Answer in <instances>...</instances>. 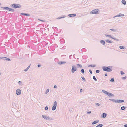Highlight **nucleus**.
Instances as JSON below:
<instances>
[{"instance_id":"47","label":"nucleus","mask_w":127,"mask_h":127,"mask_svg":"<svg viewBox=\"0 0 127 127\" xmlns=\"http://www.w3.org/2000/svg\"><path fill=\"white\" fill-rule=\"evenodd\" d=\"M11 11L12 12H13L14 11V9H11Z\"/></svg>"},{"instance_id":"4","label":"nucleus","mask_w":127,"mask_h":127,"mask_svg":"<svg viewBox=\"0 0 127 127\" xmlns=\"http://www.w3.org/2000/svg\"><path fill=\"white\" fill-rule=\"evenodd\" d=\"M42 117L46 120H48L50 121L53 120V119L51 117H49L48 116L46 115H42Z\"/></svg>"},{"instance_id":"36","label":"nucleus","mask_w":127,"mask_h":127,"mask_svg":"<svg viewBox=\"0 0 127 127\" xmlns=\"http://www.w3.org/2000/svg\"><path fill=\"white\" fill-rule=\"evenodd\" d=\"M45 110H47L48 109V107L47 106H46L45 107Z\"/></svg>"},{"instance_id":"6","label":"nucleus","mask_w":127,"mask_h":127,"mask_svg":"<svg viewBox=\"0 0 127 127\" xmlns=\"http://www.w3.org/2000/svg\"><path fill=\"white\" fill-rule=\"evenodd\" d=\"M99 11V10L97 9H95L91 11L90 12L91 13L95 14H98V11Z\"/></svg>"},{"instance_id":"31","label":"nucleus","mask_w":127,"mask_h":127,"mask_svg":"<svg viewBox=\"0 0 127 127\" xmlns=\"http://www.w3.org/2000/svg\"><path fill=\"white\" fill-rule=\"evenodd\" d=\"M109 100H110L111 101H112L115 102H116V100H115V99H109Z\"/></svg>"},{"instance_id":"3","label":"nucleus","mask_w":127,"mask_h":127,"mask_svg":"<svg viewBox=\"0 0 127 127\" xmlns=\"http://www.w3.org/2000/svg\"><path fill=\"white\" fill-rule=\"evenodd\" d=\"M102 92L103 93H104L106 95H107L109 97H114V95L113 94H112L111 93H109L107 91H106L103 90H102Z\"/></svg>"},{"instance_id":"23","label":"nucleus","mask_w":127,"mask_h":127,"mask_svg":"<svg viewBox=\"0 0 127 127\" xmlns=\"http://www.w3.org/2000/svg\"><path fill=\"white\" fill-rule=\"evenodd\" d=\"M77 66L78 67H80V68H81L82 67V65L80 64H77Z\"/></svg>"},{"instance_id":"44","label":"nucleus","mask_w":127,"mask_h":127,"mask_svg":"<svg viewBox=\"0 0 127 127\" xmlns=\"http://www.w3.org/2000/svg\"><path fill=\"white\" fill-rule=\"evenodd\" d=\"M72 55H70V56H69V58L70 59H71V58H72Z\"/></svg>"},{"instance_id":"56","label":"nucleus","mask_w":127,"mask_h":127,"mask_svg":"<svg viewBox=\"0 0 127 127\" xmlns=\"http://www.w3.org/2000/svg\"><path fill=\"white\" fill-rule=\"evenodd\" d=\"M40 21H42V22H44V21H43V20H40L39 19H38Z\"/></svg>"},{"instance_id":"54","label":"nucleus","mask_w":127,"mask_h":127,"mask_svg":"<svg viewBox=\"0 0 127 127\" xmlns=\"http://www.w3.org/2000/svg\"><path fill=\"white\" fill-rule=\"evenodd\" d=\"M115 40L117 41H119V39H118L116 38V39H115Z\"/></svg>"},{"instance_id":"34","label":"nucleus","mask_w":127,"mask_h":127,"mask_svg":"<svg viewBox=\"0 0 127 127\" xmlns=\"http://www.w3.org/2000/svg\"><path fill=\"white\" fill-rule=\"evenodd\" d=\"M93 78L95 81H97V79H96L95 77V76H94L93 77Z\"/></svg>"},{"instance_id":"7","label":"nucleus","mask_w":127,"mask_h":127,"mask_svg":"<svg viewBox=\"0 0 127 127\" xmlns=\"http://www.w3.org/2000/svg\"><path fill=\"white\" fill-rule=\"evenodd\" d=\"M54 105L52 106V109L53 111L55 110L56 108L57 103L56 101H55L54 103Z\"/></svg>"},{"instance_id":"50","label":"nucleus","mask_w":127,"mask_h":127,"mask_svg":"<svg viewBox=\"0 0 127 127\" xmlns=\"http://www.w3.org/2000/svg\"><path fill=\"white\" fill-rule=\"evenodd\" d=\"M11 9L12 8H9V9H8V10H9V11H11Z\"/></svg>"},{"instance_id":"37","label":"nucleus","mask_w":127,"mask_h":127,"mask_svg":"<svg viewBox=\"0 0 127 127\" xmlns=\"http://www.w3.org/2000/svg\"><path fill=\"white\" fill-rule=\"evenodd\" d=\"M81 78L84 81H86V80L84 77H81Z\"/></svg>"},{"instance_id":"59","label":"nucleus","mask_w":127,"mask_h":127,"mask_svg":"<svg viewBox=\"0 0 127 127\" xmlns=\"http://www.w3.org/2000/svg\"><path fill=\"white\" fill-rule=\"evenodd\" d=\"M74 55H73V57L74 56Z\"/></svg>"},{"instance_id":"41","label":"nucleus","mask_w":127,"mask_h":127,"mask_svg":"<svg viewBox=\"0 0 127 127\" xmlns=\"http://www.w3.org/2000/svg\"><path fill=\"white\" fill-rule=\"evenodd\" d=\"M126 78H127V77L126 76H125L124 77H122V79L123 80H125V79H126Z\"/></svg>"},{"instance_id":"35","label":"nucleus","mask_w":127,"mask_h":127,"mask_svg":"<svg viewBox=\"0 0 127 127\" xmlns=\"http://www.w3.org/2000/svg\"><path fill=\"white\" fill-rule=\"evenodd\" d=\"M95 72L96 73H99L100 72V70H96Z\"/></svg>"},{"instance_id":"33","label":"nucleus","mask_w":127,"mask_h":127,"mask_svg":"<svg viewBox=\"0 0 127 127\" xmlns=\"http://www.w3.org/2000/svg\"><path fill=\"white\" fill-rule=\"evenodd\" d=\"M4 60H7L8 61H10L11 60L9 58L5 59Z\"/></svg>"},{"instance_id":"13","label":"nucleus","mask_w":127,"mask_h":127,"mask_svg":"<svg viewBox=\"0 0 127 127\" xmlns=\"http://www.w3.org/2000/svg\"><path fill=\"white\" fill-rule=\"evenodd\" d=\"M21 14L23 15L24 16H30V15L28 13H21Z\"/></svg>"},{"instance_id":"45","label":"nucleus","mask_w":127,"mask_h":127,"mask_svg":"<svg viewBox=\"0 0 127 127\" xmlns=\"http://www.w3.org/2000/svg\"><path fill=\"white\" fill-rule=\"evenodd\" d=\"M111 38L113 39H114V40H115V39H116V38H115V37H112L111 36Z\"/></svg>"},{"instance_id":"38","label":"nucleus","mask_w":127,"mask_h":127,"mask_svg":"<svg viewBox=\"0 0 127 127\" xmlns=\"http://www.w3.org/2000/svg\"><path fill=\"white\" fill-rule=\"evenodd\" d=\"M99 103H96L95 104V105L97 106H99Z\"/></svg>"},{"instance_id":"16","label":"nucleus","mask_w":127,"mask_h":127,"mask_svg":"<svg viewBox=\"0 0 127 127\" xmlns=\"http://www.w3.org/2000/svg\"><path fill=\"white\" fill-rule=\"evenodd\" d=\"M100 42L103 45H104L105 44V41L104 40H101L100 41Z\"/></svg>"},{"instance_id":"28","label":"nucleus","mask_w":127,"mask_h":127,"mask_svg":"<svg viewBox=\"0 0 127 127\" xmlns=\"http://www.w3.org/2000/svg\"><path fill=\"white\" fill-rule=\"evenodd\" d=\"M49 89H47L45 92V94H47L48 93L49 91Z\"/></svg>"},{"instance_id":"9","label":"nucleus","mask_w":127,"mask_h":127,"mask_svg":"<svg viewBox=\"0 0 127 127\" xmlns=\"http://www.w3.org/2000/svg\"><path fill=\"white\" fill-rule=\"evenodd\" d=\"M124 101L122 99H117L116 100V103H121L123 102Z\"/></svg>"},{"instance_id":"10","label":"nucleus","mask_w":127,"mask_h":127,"mask_svg":"<svg viewBox=\"0 0 127 127\" xmlns=\"http://www.w3.org/2000/svg\"><path fill=\"white\" fill-rule=\"evenodd\" d=\"M76 16V14H69L68 15V16L69 17H74Z\"/></svg>"},{"instance_id":"24","label":"nucleus","mask_w":127,"mask_h":127,"mask_svg":"<svg viewBox=\"0 0 127 127\" xmlns=\"http://www.w3.org/2000/svg\"><path fill=\"white\" fill-rule=\"evenodd\" d=\"M102 126L103 125L102 124H100L97 125L96 127H102Z\"/></svg>"},{"instance_id":"14","label":"nucleus","mask_w":127,"mask_h":127,"mask_svg":"<svg viewBox=\"0 0 127 127\" xmlns=\"http://www.w3.org/2000/svg\"><path fill=\"white\" fill-rule=\"evenodd\" d=\"M105 41L108 43H112L113 42V41H112L110 40L109 39L106 40Z\"/></svg>"},{"instance_id":"55","label":"nucleus","mask_w":127,"mask_h":127,"mask_svg":"<svg viewBox=\"0 0 127 127\" xmlns=\"http://www.w3.org/2000/svg\"><path fill=\"white\" fill-rule=\"evenodd\" d=\"M107 73H105V74L104 75V76H107Z\"/></svg>"},{"instance_id":"58","label":"nucleus","mask_w":127,"mask_h":127,"mask_svg":"<svg viewBox=\"0 0 127 127\" xmlns=\"http://www.w3.org/2000/svg\"><path fill=\"white\" fill-rule=\"evenodd\" d=\"M55 28L56 29H57V27H55Z\"/></svg>"},{"instance_id":"53","label":"nucleus","mask_w":127,"mask_h":127,"mask_svg":"<svg viewBox=\"0 0 127 127\" xmlns=\"http://www.w3.org/2000/svg\"><path fill=\"white\" fill-rule=\"evenodd\" d=\"M54 88H57V86L56 85H54Z\"/></svg>"},{"instance_id":"43","label":"nucleus","mask_w":127,"mask_h":127,"mask_svg":"<svg viewBox=\"0 0 127 127\" xmlns=\"http://www.w3.org/2000/svg\"><path fill=\"white\" fill-rule=\"evenodd\" d=\"M89 71L90 72V73L91 74H92V70H91L89 69Z\"/></svg>"},{"instance_id":"27","label":"nucleus","mask_w":127,"mask_h":127,"mask_svg":"<svg viewBox=\"0 0 127 127\" xmlns=\"http://www.w3.org/2000/svg\"><path fill=\"white\" fill-rule=\"evenodd\" d=\"M95 66H96V65H93L91 64V65H89L88 66V67H94Z\"/></svg>"},{"instance_id":"51","label":"nucleus","mask_w":127,"mask_h":127,"mask_svg":"<svg viewBox=\"0 0 127 127\" xmlns=\"http://www.w3.org/2000/svg\"><path fill=\"white\" fill-rule=\"evenodd\" d=\"M124 126L125 127H127V124L124 125Z\"/></svg>"},{"instance_id":"1","label":"nucleus","mask_w":127,"mask_h":127,"mask_svg":"<svg viewBox=\"0 0 127 127\" xmlns=\"http://www.w3.org/2000/svg\"><path fill=\"white\" fill-rule=\"evenodd\" d=\"M112 66H103L102 67L103 70L104 71L110 72L112 71Z\"/></svg>"},{"instance_id":"8","label":"nucleus","mask_w":127,"mask_h":127,"mask_svg":"<svg viewBox=\"0 0 127 127\" xmlns=\"http://www.w3.org/2000/svg\"><path fill=\"white\" fill-rule=\"evenodd\" d=\"M21 90L20 89H18L16 91V94L18 95H21Z\"/></svg>"},{"instance_id":"25","label":"nucleus","mask_w":127,"mask_h":127,"mask_svg":"<svg viewBox=\"0 0 127 127\" xmlns=\"http://www.w3.org/2000/svg\"><path fill=\"white\" fill-rule=\"evenodd\" d=\"M105 36H106V37H110V38H111V36L110 35L105 34Z\"/></svg>"},{"instance_id":"11","label":"nucleus","mask_w":127,"mask_h":127,"mask_svg":"<svg viewBox=\"0 0 127 127\" xmlns=\"http://www.w3.org/2000/svg\"><path fill=\"white\" fill-rule=\"evenodd\" d=\"M124 16V15L123 14L121 13H120L119 14L117 15L116 16H115L114 17H121L123 16Z\"/></svg>"},{"instance_id":"19","label":"nucleus","mask_w":127,"mask_h":127,"mask_svg":"<svg viewBox=\"0 0 127 127\" xmlns=\"http://www.w3.org/2000/svg\"><path fill=\"white\" fill-rule=\"evenodd\" d=\"M1 8H3L4 9H5L7 10H8L9 7H1Z\"/></svg>"},{"instance_id":"29","label":"nucleus","mask_w":127,"mask_h":127,"mask_svg":"<svg viewBox=\"0 0 127 127\" xmlns=\"http://www.w3.org/2000/svg\"><path fill=\"white\" fill-rule=\"evenodd\" d=\"M119 48L121 49H124L125 48L124 46H119Z\"/></svg>"},{"instance_id":"49","label":"nucleus","mask_w":127,"mask_h":127,"mask_svg":"<svg viewBox=\"0 0 127 127\" xmlns=\"http://www.w3.org/2000/svg\"><path fill=\"white\" fill-rule=\"evenodd\" d=\"M72 109L70 108L69 109V111H70V112L72 111Z\"/></svg>"},{"instance_id":"39","label":"nucleus","mask_w":127,"mask_h":127,"mask_svg":"<svg viewBox=\"0 0 127 127\" xmlns=\"http://www.w3.org/2000/svg\"><path fill=\"white\" fill-rule=\"evenodd\" d=\"M18 83L20 85H21L22 84V82L21 81H19L18 82Z\"/></svg>"},{"instance_id":"2","label":"nucleus","mask_w":127,"mask_h":127,"mask_svg":"<svg viewBox=\"0 0 127 127\" xmlns=\"http://www.w3.org/2000/svg\"><path fill=\"white\" fill-rule=\"evenodd\" d=\"M11 7L14 8H20L21 7V5L19 4H17L15 3H14L11 5Z\"/></svg>"},{"instance_id":"42","label":"nucleus","mask_w":127,"mask_h":127,"mask_svg":"<svg viewBox=\"0 0 127 127\" xmlns=\"http://www.w3.org/2000/svg\"><path fill=\"white\" fill-rule=\"evenodd\" d=\"M6 57H0V59H3V58H6Z\"/></svg>"},{"instance_id":"12","label":"nucleus","mask_w":127,"mask_h":127,"mask_svg":"<svg viewBox=\"0 0 127 127\" xmlns=\"http://www.w3.org/2000/svg\"><path fill=\"white\" fill-rule=\"evenodd\" d=\"M99 122V120L95 121L92 123V124L93 125L95 124H96L97 123H98Z\"/></svg>"},{"instance_id":"22","label":"nucleus","mask_w":127,"mask_h":127,"mask_svg":"<svg viewBox=\"0 0 127 127\" xmlns=\"http://www.w3.org/2000/svg\"><path fill=\"white\" fill-rule=\"evenodd\" d=\"M127 108V107H125L124 106H122L121 108V109L122 110H124L126 108Z\"/></svg>"},{"instance_id":"15","label":"nucleus","mask_w":127,"mask_h":127,"mask_svg":"<svg viewBox=\"0 0 127 127\" xmlns=\"http://www.w3.org/2000/svg\"><path fill=\"white\" fill-rule=\"evenodd\" d=\"M107 116V114L106 113H104L102 114V116L103 118H105Z\"/></svg>"},{"instance_id":"52","label":"nucleus","mask_w":127,"mask_h":127,"mask_svg":"<svg viewBox=\"0 0 127 127\" xmlns=\"http://www.w3.org/2000/svg\"><path fill=\"white\" fill-rule=\"evenodd\" d=\"M37 66L38 67H40L41 66V65H40V64H39L37 65Z\"/></svg>"},{"instance_id":"46","label":"nucleus","mask_w":127,"mask_h":127,"mask_svg":"<svg viewBox=\"0 0 127 127\" xmlns=\"http://www.w3.org/2000/svg\"><path fill=\"white\" fill-rule=\"evenodd\" d=\"M80 93H82L83 92V90L82 89H80Z\"/></svg>"},{"instance_id":"60","label":"nucleus","mask_w":127,"mask_h":127,"mask_svg":"<svg viewBox=\"0 0 127 127\" xmlns=\"http://www.w3.org/2000/svg\"><path fill=\"white\" fill-rule=\"evenodd\" d=\"M1 74V73H0V75Z\"/></svg>"},{"instance_id":"17","label":"nucleus","mask_w":127,"mask_h":127,"mask_svg":"<svg viewBox=\"0 0 127 127\" xmlns=\"http://www.w3.org/2000/svg\"><path fill=\"white\" fill-rule=\"evenodd\" d=\"M66 63V62H65V61H61L60 62H59L58 63V64H59L60 65H61L63 64H65V63Z\"/></svg>"},{"instance_id":"30","label":"nucleus","mask_w":127,"mask_h":127,"mask_svg":"<svg viewBox=\"0 0 127 127\" xmlns=\"http://www.w3.org/2000/svg\"><path fill=\"white\" fill-rule=\"evenodd\" d=\"M110 30L112 31H113L114 32H116L117 31V30H116V29H110Z\"/></svg>"},{"instance_id":"26","label":"nucleus","mask_w":127,"mask_h":127,"mask_svg":"<svg viewBox=\"0 0 127 127\" xmlns=\"http://www.w3.org/2000/svg\"><path fill=\"white\" fill-rule=\"evenodd\" d=\"M114 81V78H112L111 79V80H110V81L112 82H113Z\"/></svg>"},{"instance_id":"18","label":"nucleus","mask_w":127,"mask_h":127,"mask_svg":"<svg viewBox=\"0 0 127 127\" xmlns=\"http://www.w3.org/2000/svg\"><path fill=\"white\" fill-rule=\"evenodd\" d=\"M31 65V64H30V65L28 66L26 69L24 70V71L25 72L27 71L28 70V69L30 67V65Z\"/></svg>"},{"instance_id":"21","label":"nucleus","mask_w":127,"mask_h":127,"mask_svg":"<svg viewBox=\"0 0 127 127\" xmlns=\"http://www.w3.org/2000/svg\"><path fill=\"white\" fill-rule=\"evenodd\" d=\"M122 2L124 5H125L126 4V2L125 0H122Z\"/></svg>"},{"instance_id":"48","label":"nucleus","mask_w":127,"mask_h":127,"mask_svg":"<svg viewBox=\"0 0 127 127\" xmlns=\"http://www.w3.org/2000/svg\"><path fill=\"white\" fill-rule=\"evenodd\" d=\"M91 113V111H89L87 112V113L88 114H89L90 113Z\"/></svg>"},{"instance_id":"32","label":"nucleus","mask_w":127,"mask_h":127,"mask_svg":"<svg viewBox=\"0 0 127 127\" xmlns=\"http://www.w3.org/2000/svg\"><path fill=\"white\" fill-rule=\"evenodd\" d=\"M81 71L83 74H84L85 73V70L83 69H81Z\"/></svg>"},{"instance_id":"40","label":"nucleus","mask_w":127,"mask_h":127,"mask_svg":"<svg viewBox=\"0 0 127 127\" xmlns=\"http://www.w3.org/2000/svg\"><path fill=\"white\" fill-rule=\"evenodd\" d=\"M124 74H125V73L123 71H121V75H122Z\"/></svg>"},{"instance_id":"20","label":"nucleus","mask_w":127,"mask_h":127,"mask_svg":"<svg viewBox=\"0 0 127 127\" xmlns=\"http://www.w3.org/2000/svg\"><path fill=\"white\" fill-rule=\"evenodd\" d=\"M66 17V16L65 15H63V16L62 17H58L57 18V19H61L62 18H65Z\"/></svg>"},{"instance_id":"5","label":"nucleus","mask_w":127,"mask_h":127,"mask_svg":"<svg viewBox=\"0 0 127 127\" xmlns=\"http://www.w3.org/2000/svg\"><path fill=\"white\" fill-rule=\"evenodd\" d=\"M77 68L75 65H73L71 69V73H74V72L77 70Z\"/></svg>"},{"instance_id":"57","label":"nucleus","mask_w":127,"mask_h":127,"mask_svg":"<svg viewBox=\"0 0 127 127\" xmlns=\"http://www.w3.org/2000/svg\"><path fill=\"white\" fill-rule=\"evenodd\" d=\"M1 5V3H0V6Z\"/></svg>"}]
</instances>
